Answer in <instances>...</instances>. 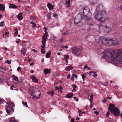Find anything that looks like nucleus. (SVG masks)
I'll return each mask as SVG.
<instances>
[{
  "label": "nucleus",
  "mask_w": 122,
  "mask_h": 122,
  "mask_svg": "<svg viewBox=\"0 0 122 122\" xmlns=\"http://www.w3.org/2000/svg\"><path fill=\"white\" fill-rule=\"evenodd\" d=\"M4 101L2 99H0V102L2 103H4Z\"/></svg>",
  "instance_id": "49530a36"
},
{
  "label": "nucleus",
  "mask_w": 122,
  "mask_h": 122,
  "mask_svg": "<svg viewBox=\"0 0 122 122\" xmlns=\"http://www.w3.org/2000/svg\"><path fill=\"white\" fill-rule=\"evenodd\" d=\"M81 11L82 13L84 18L86 20H89L88 22L89 26H92L94 25V22L92 18V14L90 12V9L87 7H85L82 8Z\"/></svg>",
  "instance_id": "7ed1b4c3"
},
{
  "label": "nucleus",
  "mask_w": 122,
  "mask_h": 122,
  "mask_svg": "<svg viewBox=\"0 0 122 122\" xmlns=\"http://www.w3.org/2000/svg\"><path fill=\"white\" fill-rule=\"evenodd\" d=\"M73 68L71 66H69L66 67L65 68V70L66 71H68L72 69Z\"/></svg>",
  "instance_id": "5701e85b"
},
{
  "label": "nucleus",
  "mask_w": 122,
  "mask_h": 122,
  "mask_svg": "<svg viewBox=\"0 0 122 122\" xmlns=\"http://www.w3.org/2000/svg\"><path fill=\"white\" fill-rule=\"evenodd\" d=\"M71 80L72 81H74V77L73 76H72V77L71 78Z\"/></svg>",
  "instance_id": "0e129e2a"
},
{
  "label": "nucleus",
  "mask_w": 122,
  "mask_h": 122,
  "mask_svg": "<svg viewBox=\"0 0 122 122\" xmlns=\"http://www.w3.org/2000/svg\"><path fill=\"white\" fill-rule=\"evenodd\" d=\"M73 96V93L71 92L67 94L66 96V97L67 98H71Z\"/></svg>",
  "instance_id": "f3484780"
},
{
  "label": "nucleus",
  "mask_w": 122,
  "mask_h": 122,
  "mask_svg": "<svg viewBox=\"0 0 122 122\" xmlns=\"http://www.w3.org/2000/svg\"><path fill=\"white\" fill-rule=\"evenodd\" d=\"M60 24L59 23H57L55 25L57 26H60Z\"/></svg>",
  "instance_id": "8fccbe9b"
},
{
  "label": "nucleus",
  "mask_w": 122,
  "mask_h": 122,
  "mask_svg": "<svg viewBox=\"0 0 122 122\" xmlns=\"http://www.w3.org/2000/svg\"><path fill=\"white\" fill-rule=\"evenodd\" d=\"M30 23L31 24V25L33 28H35L36 27V24L35 23H34L33 22L31 21Z\"/></svg>",
  "instance_id": "c85d7f7f"
},
{
  "label": "nucleus",
  "mask_w": 122,
  "mask_h": 122,
  "mask_svg": "<svg viewBox=\"0 0 122 122\" xmlns=\"http://www.w3.org/2000/svg\"><path fill=\"white\" fill-rule=\"evenodd\" d=\"M92 101H90V107L91 108H92L93 106V104L92 103Z\"/></svg>",
  "instance_id": "4c0bfd02"
},
{
  "label": "nucleus",
  "mask_w": 122,
  "mask_h": 122,
  "mask_svg": "<svg viewBox=\"0 0 122 122\" xmlns=\"http://www.w3.org/2000/svg\"><path fill=\"white\" fill-rule=\"evenodd\" d=\"M94 113L96 115H98L99 114L98 112L97 111H95L94 112Z\"/></svg>",
  "instance_id": "603ef678"
},
{
  "label": "nucleus",
  "mask_w": 122,
  "mask_h": 122,
  "mask_svg": "<svg viewBox=\"0 0 122 122\" xmlns=\"http://www.w3.org/2000/svg\"><path fill=\"white\" fill-rule=\"evenodd\" d=\"M9 34V33L8 32H5V34L3 35V36L4 37H6L5 36H4L5 35H8Z\"/></svg>",
  "instance_id": "a19ab883"
},
{
  "label": "nucleus",
  "mask_w": 122,
  "mask_h": 122,
  "mask_svg": "<svg viewBox=\"0 0 122 122\" xmlns=\"http://www.w3.org/2000/svg\"><path fill=\"white\" fill-rule=\"evenodd\" d=\"M44 71L45 75H46L47 73H50V70L47 69H45L44 70Z\"/></svg>",
  "instance_id": "aec40b11"
},
{
  "label": "nucleus",
  "mask_w": 122,
  "mask_h": 122,
  "mask_svg": "<svg viewBox=\"0 0 122 122\" xmlns=\"http://www.w3.org/2000/svg\"><path fill=\"white\" fill-rule=\"evenodd\" d=\"M11 61L12 60H10V61L7 60L5 61V62L6 63L10 64H11Z\"/></svg>",
  "instance_id": "7c9ffc66"
},
{
  "label": "nucleus",
  "mask_w": 122,
  "mask_h": 122,
  "mask_svg": "<svg viewBox=\"0 0 122 122\" xmlns=\"http://www.w3.org/2000/svg\"><path fill=\"white\" fill-rule=\"evenodd\" d=\"M87 68V65H86L84 67V68L85 69H86Z\"/></svg>",
  "instance_id": "052dcab7"
},
{
  "label": "nucleus",
  "mask_w": 122,
  "mask_h": 122,
  "mask_svg": "<svg viewBox=\"0 0 122 122\" xmlns=\"http://www.w3.org/2000/svg\"><path fill=\"white\" fill-rule=\"evenodd\" d=\"M112 113H114V115L116 116H118L119 115V112L118 109L117 108H115L111 112Z\"/></svg>",
  "instance_id": "f8f14e48"
},
{
  "label": "nucleus",
  "mask_w": 122,
  "mask_h": 122,
  "mask_svg": "<svg viewBox=\"0 0 122 122\" xmlns=\"http://www.w3.org/2000/svg\"><path fill=\"white\" fill-rule=\"evenodd\" d=\"M45 42H44L43 43H42L43 44L41 46L42 47V49H43L45 47Z\"/></svg>",
  "instance_id": "473e14b6"
},
{
  "label": "nucleus",
  "mask_w": 122,
  "mask_h": 122,
  "mask_svg": "<svg viewBox=\"0 0 122 122\" xmlns=\"http://www.w3.org/2000/svg\"><path fill=\"white\" fill-rule=\"evenodd\" d=\"M37 93L38 94V95L37 96L35 92L31 93V96H33V99H37L40 98L41 95L40 92H38Z\"/></svg>",
  "instance_id": "9b49d317"
},
{
  "label": "nucleus",
  "mask_w": 122,
  "mask_h": 122,
  "mask_svg": "<svg viewBox=\"0 0 122 122\" xmlns=\"http://www.w3.org/2000/svg\"><path fill=\"white\" fill-rule=\"evenodd\" d=\"M95 39L96 42L97 43H100L103 44V39L104 38L102 36L97 35L95 36Z\"/></svg>",
  "instance_id": "1a4fd4ad"
},
{
  "label": "nucleus",
  "mask_w": 122,
  "mask_h": 122,
  "mask_svg": "<svg viewBox=\"0 0 122 122\" xmlns=\"http://www.w3.org/2000/svg\"><path fill=\"white\" fill-rule=\"evenodd\" d=\"M15 35L16 36L18 33V31L17 28H15Z\"/></svg>",
  "instance_id": "c756f323"
},
{
  "label": "nucleus",
  "mask_w": 122,
  "mask_h": 122,
  "mask_svg": "<svg viewBox=\"0 0 122 122\" xmlns=\"http://www.w3.org/2000/svg\"><path fill=\"white\" fill-rule=\"evenodd\" d=\"M93 96L92 95H91L90 97V101H92V102L93 100Z\"/></svg>",
  "instance_id": "c9c22d12"
},
{
  "label": "nucleus",
  "mask_w": 122,
  "mask_h": 122,
  "mask_svg": "<svg viewBox=\"0 0 122 122\" xmlns=\"http://www.w3.org/2000/svg\"><path fill=\"white\" fill-rule=\"evenodd\" d=\"M82 17V15L81 14H78L76 15L74 19V23L75 24L78 26L81 25L82 24L81 23V22Z\"/></svg>",
  "instance_id": "39448f33"
},
{
  "label": "nucleus",
  "mask_w": 122,
  "mask_h": 122,
  "mask_svg": "<svg viewBox=\"0 0 122 122\" xmlns=\"http://www.w3.org/2000/svg\"><path fill=\"white\" fill-rule=\"evenodd\" d=\"M48 19H50V16L49 14H48L46 16Z\"/></svg>",
  "instance_id": "a18cd8bd"
},
{
  "label": "nucleus",
  "mask_w": 122,
  "mask_h": 122,
  "mask_svg": "<svg viewBox=\"0 0 122 122\" xmlns=\"http://www.w3.org/2000/svg\"><path fill=\"white\" fill-rule=\"evenodd\" d=\"M70 75H68L67 76V78L68 79L69 78H70Z\"/></svg>",
  "instance_id": "e2e57ef3"
},
{
  "label": "nucleus",
  "mask_w": 122,
  "mask_h": 122,
  "mask_svg": "<svg viewBox=\"0 0 122 122\" xmlns=\"http://www.w3.org/2000/svg\"><path fill=\"white\" fill-rule=\"evenodd\" d=\"M97 76V75L96 74H95L93 75V76L94 77H96Z\"/></svg>",
  "instance_id": "69168bd1"
},
{
  "label": "nucleus",
  "mask_w": 122,
  "mask_h": 122,
  "mask_svg": "<svg viewBox=\"0 0 122 122\" xmlns=\"http://www.w3.org/2000/svg\"><path fill=\"white\" fill-rule=\"evenodd\" d=\"M22 104L24 105H25L26 106V107H28V105H27V102H22Z\"/></svg>",
  "instance_id": "72a5a7b5"
},
{
  "label": "nucleus",
  "mask_w": 122,
  "mask_h": 122,
  "mask_svg": "<svg viewBox=\"0 0 122 122\" xmlns=\"http://www.w3.org/2000/svg\"><path fill=\"white\" fill-rule=\"evenodd\" d=\"M7 104L6 105V110L7 113L9 114L12 113L13 112L12 106H15V105L13 103H6Z\"/></svg>",
  "instance_id": "423d86ee"
},
{
  "label": "nucleus",
  "mask_w": 122,
  "mask_h": 122,
  "mask_svg": "<svg viewBox=\"0 0 122 122\" xmlns=\"http://www.w3.org/2000/svg\"><path fill=\"white\" fill-rule=\"evenodd\" d=\"M109 110L111 112L113 110V109L114 108V105L112 104H111L109 105Z\"/></svg>",
  "instance_id": "6ab92c4d"
},
{
  "label": "nucleus",
  "mask_w": 122,
  "mask_h": 122,
  "mask_svg": "<svg viewBox=\"0 0 122 122\" xmlns=\"http://www.w3.org/2000/svg\"><path fill=\"white\" fill-rule=\"evenodd\" d=\"M44 29H45L44 30L45 32V34L42 37V43H43L44 42H45L46 41V39H47V33L46 31L47 29L46 28L44 27Z\"/></svg>",
  "instance_id": "9d476101"
},
{
  "label": "nucleus",
  "mask_w": 122,
  "mask_h": 122,
  "mask_svg": "<svg viewBox=\"0 0 122 122\" xmlns=\"http://www.w3.org/2000/svg\"><path fill=\"white\" fill-rule=\"evenodd\" d=\"M96 73V72L95 71H92L90 72H89V75H90L92 73H93L94 74H95Z\"/></svg>",
  "instance_id": "e433bc0d"
},
{
  "label": "nucleus",
  "mask_w": 122,
  "mask_h": 122,
  "mask_svg": "<svg viewBox=\"0 0 122 122\" xmlns=\"http://www.w3.org/2000/svg\"><path fill=\"white\" fill-rule=\"evenodd\" d=\"M104 6L102 4L98 5L94 13L93 17L97 20L101 22H104L107 21L108 16L104 10Z\"/></svg>",
  "instance_id": "f03ea898"
},
{
  "label": "nucleus",
  "mask_w": 122,
  "mask_h": 122,
  "mask_svg": "<svg viewBox=\"0 0 122 122\" xmlns=\"http://www.w3.org/2000/svg\"><path fill=\"white\" fill-rule=\"evenodd\" d=\"M103 57L101 59L102 60L105 59L110 58L113 64L118 63H122V49L116 50L107 49L103 53Z\"/></svg>",
  "instance_id": "f257e3e1"
},
{
  "label": "nucleus",
  "mask_w": 122,
  "mask_h": 122,
  "mask_svg": "<svg viewBox=\"0 0 122 122\" xmlns=\"http://www.w3.org/2000/svg\"><path fill=\"white\" fill-rule=\"evenodd\" d=\"M45 50L43 49H42L41 50V52L43 54L45 53Z\"/></svg>",
  "instance_id": "58836bf2"
},
{
  "label": "nucleus",
  "mask_w": 122,
  "mask_h": 122,
  "mask_svg": "<svg viewBox=\"0 0 122 122\" xmlns=\"http://www.w3.org/2000/svg\"><path fill=\"white\" fill-rule=\"evenodd\" d=\"M82 77L83 79V80L84 81L85 80V77H86V76L84 74L82 75Z\"/></svg>",
  "instance_id": "ea45409f"
},
{
  "label": "nucleus",
  "mask_w": 122,
  "mask_h": 122,
  "mask_svg": "<svg viewBox=\"0 0 122 122\" xmlns=\"http://www.w3.org/2000/svg\"><path fill=\"white\" fill-rule=\"evenodd\" d=\"M51 54V52L50 51H49L46 54V58H49Z\"/></svg>",
  "instance_id": "bb28decb"
},
{
  "label": "nucleus",
  "mask_w": 122,
  "mask_h": 122,
  "mask_svg": "<svg viewBox=\"0 0 122 122\" xmlns=\"http://www.w3.org/2000/svg\"><path fill=\"white\" fill-rule=\"evenodd\" d=\"M12 77L15 80L17 81H18V79L15 76V75H13L12 76Z\"/></svg>",
  "instance_id": "cd10ccee"
},
{
  "label": "nucleus",
  "mask_w": 122,
  "mask_h": 122,
  "mask_svg": "<svg viewBox=\"0 0 122 122\" xmlns=\"http://www.w3.org/2000/svg\"><path fill=\"white\" fill-rule=\"evenodd\" d=\"M21 69V68L20 67H19L17 69V70L18 71H19V70H20Z\"/></svg>",
  "instance_id": "4d7b16f0"
},
{
  "label": "nucleus",
  "mask_w": 122,
  "mask_h": 122,
  "mask_svg": "<svg viewBox=\"0 0 122 122\" xmlns=\"http://www.w3.org/2000/svg\"><path fill=\"white\" fill-rule=\"evenodd\" d=\"M69 58V56L68 55H65L64 56V59L66 60L68 59Z\"/></svg>",
  "instance_id": "2f4dec72"
},
{
  "label": "nucleus",
  "mask_w": 122,
  "mask_h": 122,
  "mask_svg": "<svg viewBox=\"0 0 122 122\" xmlns=\"http://www.w3.org/2000/svg\"><path fill=\"white\" fill-rule=\"evenodd\" d=\"M58 88L59 89V90H62V87L61 86H59L58 87Z\"/></svg>",
  "instance_id": "5fc2aeb1"
},
{
  "label": "nucleus",
  "mask_w": 122,
  "mask_h": 122,
  "mask_svg": "<svg viewBox=\"0 0 122 122\" xmlns=\"http://www.w3.org/2000/svg\"><path fill=\"white\" fill-rule=\"evenodd\" d=\"M55 89H56V90H59V88H58V87H55Z\"/></svg>",
  "instance_id": "13d9d810"
},
{
  "label": "nucleus",
  "mask_w": 122,
  "mask_h": 122,
  "mask_svg": "<svg viewBox=\"0 0 122 122\" xmlns=\"http://www.w3.org/2000/svg\"><path fill=\"white\" fill-rule=\"evenodd\" d=\"M15 118L13 117L11 118L10 120V122H18L15 120Z\"/></svg>",
  "instance_id": "a878e982"
},
{
  "label": "nucleus",
  "mask_w": 122,
  "mask_h": 122,
  "mask_svg": "<svg viewBox=\"0 0 122 122\" xmlns=\"http://www.w3.org/2000/svg\"><path fill=\"white\" fill-rule=\"evenodd\" d=\"M51 92V90L50 91L47 92V94L48 95H50Z\"/></svg>",
  "instance_id": "6e6d98bb"
},
{
  "label": "nucleus",
  "mask_w": 122,
  "mask_h": 122,
  "mask_svg": "<svg viewBox=\"0 0 122 122\" xmlns=\"http://www.w3.org/2000/svg\"><path fill=\"white\" fill-rule=\"evenodd\" d=\"M89 3L93 5L96 4L97 2V0H88Z\"/></svg>",
  "instance_id": "a211bd4d"
},
{
  "label": "nucleus",
  "mask_w": 122,
  "mask_h": 122,
  "mask_svg": "<svg viewBox=\"0 0 122 122\" xmlns=\"http://www.w3.org/2000/svg\"><path fill=\"white\" fill-rule=\"evenodd\" d=\"M5 10V7L3 4H0V10L4 11Z\"/></svg>",
  "instance_id": "412c9836"
},
{
  "label": "nucleus",
  "mask_w": 122,
  "mask_h": 122,
  "mask_svg": "<svg viewBox=\"0 0 122 122\" xmlns=\"http://www.w3.org/2000/svg\"><path fill=\"white\" fill-rule=\"evenodd\" d=\"M2 48V49H5V50H9V49H7V48H6V47L5 48H4V47Z\"/></svg>",
  "instance_id": "680f3d73"
},
{
  "label": "nucleus",
  "mask_w": 122,
  "mask_h": 122,
  "mask_svg": "<svg viewBox=\"0 0 122 122\" xmlns=\"http://www.w3.org/2000/svg\"><path fill=\"white\" fill-rule=\"evenodd\" d=\"M71 49L72 52L75 56H79L81 53V50L76 47H72Z\"/></svg>",
  "instance_id": "0eeeda50"
},
{
  "label": "nucleus",
  "mask_w": 122,
  "mask_h": 122,
  "mask_svg": "<svg viewBox=\"0 0 122 122\" xmlns=\"http://www.w3.org/2000/svg\"><path fill=\"white\" fill-rule=\"evenodd\" d=\"M21 52L23 54H25L26 53V50L25 48H23L21 50Z\"/></svg>",
  "instance_id": "4be33fe9"
},
{
  "label": "nucleus",
  "mask_w": 122,
  "mask_h": 122,
  "mask_svg": "<svg viewBox=\"0 0 122 122\" xmlns=\"http://www.w3.org/2000/svg\"><path fill=\"white\" fill-rule=\"evenodd\" d=\"M72 86L74 89L76 88V86L74 84H73L72 85Z\"/></svg>",
  "instance_id": "c03bdc74"
},
{
  "label": "nucleus",
  "mask_w": 122,
  "mask_h": 122,
  "mask_svg": "<svg viewBox=\"0 0 122 122\" xmlns=\"http://www.w3.org/2000/svg\"><path fill=\"white\" fill-rule=\"evenodd\" d=\"M102 22L103 25H102L101 23H100L98 25L99 32L100 33L103 32L105 30H106L108 33L110 32L111 31V28L108 27H107L105 25H105V22Z\"/></svg>",
  "instance_id": "20e7f679"
},
{
  "label": "nucleus",
  "mask_w": 122,
  "mask_h": 122,
  "mask_svg": "<svg viewBox=\"0 0 122 122\" xmlns=\"http://www.w3.org/2000/svg\"><path fill=\"white\" fill-rule=\"evenodd\" d=\"M18 18L19 20H21L22 19V15L21 13H19L18 15Z\"/></svg>",
  "instance_id": "393cba45"
},
{
  "label": "nucleus",
  "mask_w": 122,
  "mask_h": 122,
  "mask_svg": "<svg viewBox=\"0 0 122 122\" xmlns=\"http://www.w3.org/2000/svg\"><path fill=\"white\" fill-rule=\"evenodd\" d=\"M69 32V31L68 30L66 31V32H65L66 35L68 34Z\"/></svg>",
  "instance_id": "864d4df0"
},
{
  "label": "nucleus",
  "mask_w": 122,
  "mask_h": 122,
  "mask_svg": "<svg viewBox=\"0 0 122 122\" xmlns=\"http://www.w3.org/2000/svg\"><path fill=\"white\" fill-rule=\"evenodd\" d=\"M60 41L61 42H62L63 41V39H61L60 40Z\"/></svg>",
  "instance_id": "338daca9"
},
{
  "label": "nucleus",
  "mask_w": 122,
  "mask_h": 122,
  "mask_svg": "<svg viewBox=\"0 0 122 122\" xmlns=\"http://www.w3.org/2000/svg\"><path fill=\"white\" fill-rule=\"evenodd\" d=\"M51 96H53L54 95V93L52 90H51V92L50 94Z\"/></svg>",
  "instance_id": "de8ad7c7"
},
{
  "label": "nucleus",
  "mask_w": 122,
  "mask_h": 122,
  "mask_svg": "<svg viewBox=\"0 0 122 122\" xmlns=\"http://www.w3.org/2000/svg\"><path fill=\"white\" fill-rule=\"evenodd\" d=\"M70 0H66V3L65 4V6L66 7H70Z\"/></svg>",
  "instance_id": "dca6fc26"
},
{
  "label": "nucleus",
  "mask_w": 122,
  "mask_h": 122,
  "mask_svg": "<svg viewBox=\"0 0 122 122\" xmlns=\"http://www.w3.org/2000/svg\"><path fill=\"white\" fill-rule=\"evenodd\" d=\"M72 76H73L74 77H75L76 78H77L78 77V76L77 75H76L74 74H72Z\"/></svg>",
  "instance_id": "09e8293b"
},
{
  "label": "nucleus",
  "mask_w": 122,
  "mask_h": 122,
  "mask_svg": "<svg viewBox=\"0 0 122 122\" xmlns=\"http://www.w3.org/2000/svg\"><path fill=\"white\" fill-rule=\"evenodd\" d=\"M71 122H74V120L73 119H71Z\"/></svg>",
  "instance_id": "774afa93"
},
{
  "label": "nucleus",
  "mask_w": 122,
  "mask_h": 122,
  "mask_svg": "<svg viewBox=\"0 0 122 122\" xmlns=\"http://www.w3.org/2000/svg\"><path fill=\"white\" fill-rule=\"evenodd\" d=\"M17 7V6L13 4H11L9 6V8H16Z\"/></svg>",
  "instance_id": "b1692460"
},
{
  "label": "nucleus",
  "mask_w": 122,
  "mask_h": 122,
  "mask_svg": "<svg viewBox=\"0 0 122 122\" xmlns=\"http://www.w3.org/2000/svg\"><path fill=\"white\" fill-rule=\"evenodd\" d=\"M113 39L112 38H105L103 39V43L104 44L107 45H112V44H114L112 42Z\"/></svg>",
  "instance_id": "6e6552de"
},
{
  "label": "nucleus",
  "mask_w": 122,
  "mask_h": 122,
  "mask_svg": "<svg viewBox=\"0 0 122 122\" xmlns=\"http://www.w3.org/2000/svg\"><path fill=\"white\" fill-rule=\"evenodd\" d=\"M32 79L33 82H34L37 83L38 82V80L37 78L34 76H32L31 77Z\"/></svg>",
  "instance_id": "2eb2a0df"
},
{
  "label": "nucleus",
  "mask_w": 122,
  "mask_h": 122,
  "mask_svg": "<svg viewBox=\"0 0 122 122\" xmlns=\"http://www.w3.org/2000/svg\"><path fill=\"white\" fill-rule=\"evenodd\" d=\"M110 114V112L109 111H108V112H107V113L106 114V116L107 117H108V115H109Z\"/></svg>",
  "instance_id": "37998d69"
},
{
  "label": "nucleus",
  "mask_w": 122,
  "mask_h": 122,
  "mask_svg": "<svg viewBox=\"0 0 122 122\" xmlns=\"http://www.w3.org/2000/svg\"><path fill=\"white\" fill-rule=\"evenodd\" d=\"M47 6L50 10H52L54 8V5L49 3H48Z\"/></svg>",
  "instance_id": "ddd939ff"
},
{
  "label": "nucleus",
  "mask_w": 122,
  "mask_h": 122,
  "mask_svg": "<svg viewBox=\"0 0 122 122\" xmlns=\"http://www.w3.org/2000/svg\"><path fill=\"white\" fill-rule=\"evenodd\" d=\"M32 51L35 52H37V51L35 50L34 49H33Z\"/></svg>",
  "instance_id": "bf43d9fd"
},
{
  "label": "nucleus",
  "mask_w": 122,
  "mask_h": 122,
  "mask_svg": "<svg viewBox=\"0 0 122 122\" xmlns=\"http://www.w3.org/2000/svg\"><path fill=\"white\" fill-rule=\"evenodd\" d=\"M4 23V21L0 23V27H3L4 26V25H3Z\"/></svg>",
  "instance_id": "f704fd0d"
},
{
  "label": "nucleus",
  "mask_w": 122,
  "mask_h": 122,
  "mask_svg": "<svg viewBox=\"0 0 122 122\" xmlns=\"http://www.w3.org/2000/svg\"><path fill=\"white\" fill-rule=\"evenodd\" d=\"M20 41H21V40L20 39H18V41H16V42L18 44L20 42Z\"/></svg>",
  "instance_id": "3c124183"
},
{
  "label": "nucleus",
  "mask_w": 122,
  "mask_h": 122,
  "mask_svg": "<svg viewBox=\"0 0 122 122\" xmlns=\"http://www.w3.org/2000/svg\"><path fill=\"white\" fill-rule=\"evenodd\" d=\"M53 17L55 18H57V15L56 13H54L53 15Z\"/></svg>",
  "instance_id": "79ce46f5"
},
{
  "label": "nucleus",
  "mask_w": 122,
  "mask_h": 122,
  "mask_svg": "<svg viewBox=\"0 0 122 122\" xmlns=\"http://www.w3.org/2000/svg\"><path fill=\"white\" fill-rule=\"evenodd\" d=\"M112 42L115 44H112V45H118L119 44V42L116 39H113Z\"/></svg>",
  "instance_id": "4468645a"
}]
</instances>
